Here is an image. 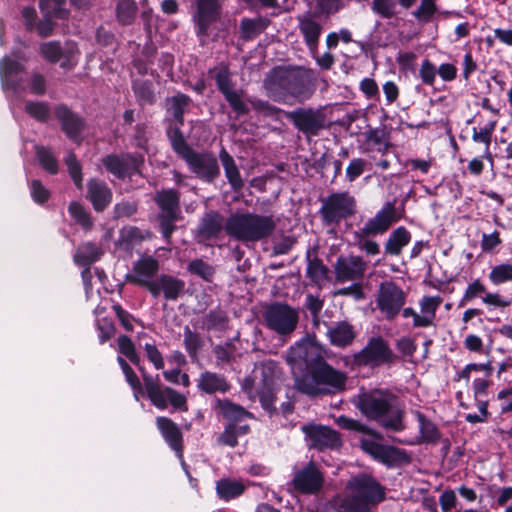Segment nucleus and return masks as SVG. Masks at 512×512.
<instances>
[{"label": "nucleus", "mask_w": 512, "mask_h": 512, "mask_svg": "<svg viewBox=\"0 0 512 512\" xmlns=\"http://www.w3.org/2000/svg\"><path fill=\"white\" fill-rule=\"evenodd\" d=\"M286 362L293 372H305L295 379L298 391L310 397L336 394L345 389L347 375L324 360L323 348L307 338L291 346Z\"/></svg>", "instance_id": "nucleus-1"}, {"label": "nucleus", "mask_w": 512, "mask_h": 512, "mask_svg": "<svg viewBox=\"0 0 512 512\" xmlns=\"http://www.w3.org/2000/svg\"><path fill=\"white\" fill-rule=\"evenodd\" d=\"M264 88L275 101L294 98L304 102L314 93L312 70L300 66H277L265 77Z\"/></svg>", "instance_id": "nucleus-2"}, {"label": "nucleus", "mask_w": 512, "mask_h": 512, "mask_svg": "<svg viewBox=\"0 0 512 512\" xmlns=\"http://www.w3.org/2000/svg\"><path fill=\"white\" fill-rule=\"evenodd\" d=\"M356 407L368 420L382 428L400 432L405 428L404 410L395 394L386 389H373L357 395Z\"/></svg>", "instance_id": "nucleus-3"}, {"label": "nucleus", "mask_w": 512, "mask_h": 512, "mask_svg": "<svg viewBox=\"0 0 512 512\" xmlns=\"http://www.w3.org/2000/svg\"><path fill=\"white\" fill-rule=\"evenodd\" d=\"M277 223L273 215L253 212H235L226 219L224 231L237 241L243 243L258 242L271 236Z\"/></svg>", "instance_id": "nucleus-4"}, {"label": "nucleus", "mask_w": 512, "mask_h": 512, "mask_svg": "<svg viewBox=\"0 0 512 512\" xmlns=\"http://www.w3.org/2000/svg\"><path fill=\"white\" fill-rule=\"evenodd\" d=\"M357 212L356 198L348 191L330 193L322 200L319 216L323 226L335 233L342 221L354 216Z\"/></svg>", "instance_id": "nucleus-5"}, {"label": "nucleus", "mask_w": 512, "mask_h": 512, "mask_svg": "<svg viewBox=\"0 0 512 512\" xmlns=\"http://www.w3.org/2000/svg\"><path fill=\"white\" fill-rule=\"evenodd\" d=\"M140 370L143 377L144 392L152 405L160 410H165L168 405H171L174 410H188L187 398L185 395L170 387H164L160 383L158 375L153 377L147 374L142 368H140Z\"/></svg>", "instance_id": "nucleus-6"}, {"label": "nucleus", "mask_w": 512, "mask_h": 512, "mask_svg": "<svg viewBox=\"0 0 512 512\" xmlns=\"http://www.w3.org/2000/svg\"><path fill=\"white\" fill-rule=\"evenodd\" d=\"M396 356L389 343L381 336L371 337L367 344L354 354V362L358 366L378 367L393 363Z\"/></svg>", "instance_id": "nucleus-7"}, {"label": "nucleus", "mask_w": 512, "mask_h": 512, "mask_svg": "<svg viewBox=\"0 0 512 512\" xmlns=\"http://www.w3.org/2000/svg\"><path fill=\"white\" fill-rule=\"evenodd\" d=\"M266 326L279 335L286 336L294 332L299 316L297 310L283 303H272L263 314Z\"/></svg>", "instance_id": "nucleus-8"}, {"label": "nucleus", "mask_w": 512, "mask_h": 512, "mask_svg": "<svg viewBox=\"0 0 512 512\" xmlns=\"http://www.w3.org/2000/svg\"><path fill=\"white\" fill-rule=\"evenodd\" d=\"M399 220L400 216L397 213L396 201H387L373 217L368 218L356 231L362 236L376 237L384 235Z\"/></svg>", "instance_id": "nucleus-9"}, {"label": "nucleus", "mask_w": 512, "mask_h": 512, "mask_svg": "<svg viewBox=\"0 0 512 512\" xmlns=\"http://www.w3.org/2000/svg\"><path fill=\"white\" fill-rule=\"evenodd\" d=\"M478 297H481V301L487 307L488 311L494 309L504 310L512 304L511 298L501 295L499 292H487L484 283L481 279L477 278L466 287L459 301V306L463 307L466 303Z\"/></svg>", "instance_id": "nucleus-10"}, {"label": "nucleus", "mask_w": 512, "mask_h": 512, "mask_svg": "<svg viewBox=\"0 0 512 512\" xmlns=\"http://www.w3.org/2000/svg\"><path fill=\"white\" fill-rule=\"evenodd\" d=\"M404 291L393 282H384L380 285L376 304L386 320H394L405 305Z\"/></svg>", "instance_id": "nucleus-11"}, {"label": "nucleus", "mask_w": 512, "mask_h": 512, "mask_svg": "<svg viewBox=\"0 0 512 512\" xmlns=\"http://www.w3.org/2000/svg\"><path fill=\"white\" fill-rule=\"evenodd\" d=\"M261 379L260 386L257 394L262 407L265 410H270L275 401L276 394V381L279 378L280 367L279 364L274 360H264L258 367Z\"/></svg>", "instance_id": "nucleus-12"}, {"label": "nucleus", "mask_w": 512, "mask_h": 512, "mask_svg": "<svg viewBox=\"0 0 512 512\" xmlns=\"http://www.w3.org/2000/svg\"><path fill=\"white\" fill-rule=\"evenodd\" d=\"M182 159L192 173L206 182L214 181L220 174L217 158L210 152L192 149Z\"/></svg>", "instance_id": "nucleus-13"}, {"label": "nucleus", "mask_w": 512, "mask_h": 512, "mask_svg": "<svg viewBox=\"0 0 512 512\" xmlns=\"http://www.w3.org/2000/svg\"><path fill=\"white\" fill-rule=\"evenodd\" d=\"M101 161L109 173L119 179H124L139 172L144 158L138 153H123L106 155Z\"/></svg>", "instance_id": "nucleus-14"}, {"label": "nucleus", "mask_w": 512, "mask_h": 512, "mask_svg": "<svg viewBox=\"0 0 512 512\" xmlns=\"http://www.w3.org/2000/svg\"><path fill=\"white\" fill-rule=\"evenodd\" d=\"M159 262L153 256H141L134 262L131 272L127 274L126 279L130 284L145 288L147 291L150 288L155 290L153 286L158 277Z\"/></svg>", "instance_id": "nucleus-15"}, {"label": "nucleus", "mask_w": 512, "mask_h": 512, "mask_svg": "<svg viewBox=\"0 0 512 512\" xmlns=\"http://www.w3.org/2000/svg\"><path fill=\"white\" fill-rule=\"evenodd\" d=\"M360 446L362 450L369 454L373 459L389 467L398 465L407 458L404 450L394 446L383 445L373 438L361 439Z\"/></svg>", "instance_id": "nucleus-16"}, {"label": "nucleus", "mask_w": 512, "mask_h": 512, "mask_svg": "<svg viewBox=\"0 0 512 512\" xmlns=\"http://www.w3.org/2000/svg\"><path fill=\"white\" fill-rule=\"evenodd\" d=\"M293 488L302 494H316L324 484V476L317 466L310 462L305 467L294 471L291 481Z\"/></svg>", "instance_id": "nucleus-17"}, {"label": "nucleus", "mask_w": 512, "mask_h": 512, "mask_svg": "<svg viewBox=\"0 0 512 512\" xmlns=\"http://www.w3.org/2000/svg\"><path fill=\"white\" fill-rule=\"evenodd\" d=\"M287 117L299 131L306 135L316 136L325 126L323 114L312 108H298L288 112Z\"/></svg>", "instance_id": "nucleus-18"}, {"label": "nucleus", "mask_w": 512, "mask_h": 512, "mask_svg": "<svg viewBox=\"0 0 512 512\" xmlns=\"http://www.w3.org/2000/svg\"><path fill=\"white\" fill-rule=\"evenodd\" d=\"M366 268V262L358 255L340 256L334 266L336 279L340 283L362 278Z\"/></svg>", "instance_id": "nucleus-19"}, {"label": "nucleus", "mask_w": 512, "mask_h": 512, "mask_svg": "<svg viewBox=\"0 0 512 512\" xmlns=\"http://www.w3.org/2000/svg\"><path fill=\"white\" fill-rule=\"evenodd\" d=\"M156 426L167 445L175 452L183 467H186L183 455V435L179 426L170 418L158 416Z\"/></svg>", "instance_id": "nucleus-20"}, {"label": "nucleus", "mask_w": 512, "mask_h": 512, "mask_svg": "<svg viewBox=\"0 0 512 512\" xmlns=\"http://www.w3.org/2000/svg\"><path fill=\"white\" fill-rule=\"evenodd\" d=\"M153 286L148 291L151 296L158 298L163 296L167 301H176L185 292L186 283L184 280L170 274H161L156 278Z\"/></svg>", "instance_id": "nucleus-21"}, {"label": "nucleus", "mask_w": 512, "mask_h": 512, "mask_svg": "<svg viewBox=\"0 0 512 512\" xmlns=\"http://www.w3.org/2000/svg\"><path fill=\"white\" fill-rule=\"evenodd\" d=\"M25 71L22 65L9 57H4L0 62V77L4 90L11 88L14 91L24 90Z\"/></svg>", "instance_id": "nucleus-22"}, {"label": "nucleus", "mask_w": 512, "mask_h": 512, "mask_svg": "<svg viewBox=\"0 0 512 512\" xmlns=\"http://www.w3.org/2000/svg\"><path fill=\"white\" fill-rule=\"evenodd\" d=\"M303 431L311 442V446L323 450L341 445V439L335 430L318 425L304 426Z\"/></svg>", "instance_id": "nucleus-23"}, {"label": "nucleus", "mask_w": 512, "mask_h": 512, "mask_svg": "<svg viewBox=\"0 0 512 512\" xmlns=\"http://www.w3.org/2000/svg\"><path fill=\"white\" fill-rule=\"evenodd\" d=\"M220 10L218 0H197L194 21L198 36H206L209 26L217 19Z\"/></svg>", "instance_id": "nucleus-24"}, {"label": "nucleus", "mask_w": 512, "mask_h": 512, "mask_svg": "<svg viewBox=\"0 0 512 512\" xmlns=\"http://www.w3.org/2000/svg\"><path fill=\"white\" fill-rule=\"evenodd\" d=\"M225 222L217 211H210L206 213L197 229V237L199 242H206L216 240L224 230Z\"/></svg>", "instance_id": "nucleus-25"}, {"label": "nucleus", "mask_w": 512, "mask_h": 512, "mask_svg": "<svg viewBox=\"0 0 512 512\" xmlns=\"http://www.w3.org/2000/svg\"><path fill=\"white\" fill-rule=\"evenodd\" d=\"M54 113L65 134L73 141H77L82 129L84 128L83 119L63 104L56 106Z\"/></svg>", "instance_id": "nucleus-26"}, {"label": "nucleus", "mask_w": 512, "mask_h": 512, "mask_svg": "<svg viewBox=\"0 0 512 512\" xmlns=\"http://www.w3.org/2000/svg\"><path fill=\"white\" fill-rule=\"evenodd\" d=\"M298 29L303 36L304 43L311 52H315L322 34V25L314 16L305 14L298 17Z\"/></svg>", "instance_id": "nucleus-27"}, {"label": "nucleus", "mask_w": 512, "mask_h": 512, "mask_svg": "<svg viewBox=\"0 0 512 512\" xmlns=\"http://www.w3.org/2000/svg\"><path fill=\"white\" fill-rule=\"evenodd\" d=\"M192 100L181 92L165 99L166 121L184 125V114L188 110Z\"/></svg>", "instance_id": "nucleus-28"}, {"label": "nucleus", "mask_w": 512, "mask_h": 512, "mask_svg": "<svg viewBox=\"0 0 512 512\" xmlns=\"http://www.w3.org/2000/svg\"><path fill=\"white\" fill-rule=\"evenodd\" d=\"M197 388L206 394H224L230 390L231 385L225 376L211 371H204L197 379Z\"/></svg>", "instance_id": "nucleus-29"}, {"label": "nucleus", "mask_w": 512, "mask_h": 512, "mask_svg": "<svg viewBox=\"0 0 512 512\" xmlns=\"http://www.w3.org/2000/svg\"><path fill=\"white\" fill-rule=\"evenodd\" d=\"M88 198L93 208L100 212L103 211L112 200V192L104 181L91 179L87 185Z\"/></svg>", "instance_id": "nucleus-30"}, {"label": "nucleus", "mask_w": 512, "mask_h": 512, "mask_svg": "<svg viewBox=\"0 0 512 512\" xmlns=\"http://www.w3.org/2000/svg\"><path fill=\"white\" fill-rule=\"evenodd\" d=\"M412 235L410 231L399 226L395 228L387 237L384 243V252L387 256L398 257L403 249L410 243Z\"/></svg>", "instance_id": "nucleus-31"}, {"label": "nucleus", "mask_w": 512, "mask_h": 512, "mask_svg": "<svg viewBox=\"0 0 512 512\" xmlns=\"http://www.w3.org/2000/svg\"><path fill=\"white\" fill-rule=\"evenodd\" d=\"M327 336L332 345L343 348L354 341L356 332L353 325L349 322L340 321L334 325L328 326Z\"/></svg>", "instance_id": "nucleus-32"}, {"label": "nucleus", "mask_w": 512, "mask_h": 512, "mask_svg": "<svg viewBox=\"0 0 512 512\" xmlns=\"http://www.w3.org/2000/svg\"><path fill=\"white\" fill-rule=\"evenodd\" d=\"M215 490L220 500L228 502L240 497L245 492L246 485L242 480L226 477L216 482Z\"/></svg>", "instance_id": "nucleus-33"}, {"label": "nucleus", "mask_w": 512, "mask_h": 512, "mask_svg": "<svg viewBox=\"0 0 512 512\" xmlns=\"http://www.w3.org/2000/svg\"><path fill=\"white\" fill-rule=\"evenodd\" d=\"M442 297L440 296H423L419 301L420 306V317H417V324L421 325V328L429 327L434 324L436 318V312L439 306L442 304Z\"/></svg>", "instance_id": "nucleus-34"}, {"label": "nucleus", "mask_w": 512, "mask_h": 512, "mask_svg": "<svg viewBox=\"0 0 512 512\" xmlns=\"http://www.w3.org/2000/svg\"><path fill=\"white\" fill-rule=\"evenodd\" d=\"M219 158L232 190L235 192L241 191L244 187V182L233 157L224 148H222L219 153Z\"/></svg>", "instance_id": "nucleus-35"}, {"label": "nucleus", "mask_w": 512, "mask_h": 512, "mask_svg": "<svg viewBox=\"0 0 512 512\" xmlns=\"http://www.w3.org/2000/svg\"><path fill=\"white\" fill-rule=\"evenodd\" d=\"M160 214L177 215L180 206V195L174 189H163L158 191L154 197Z\"/></svg>", "instance_id": "nucleus-36"}, {"label": "nucleus", "mask_w": 512, "mask_h": 512, "mask_svg": "<svg viewBox=\"0 0 512 512\" xmlns=\"http://www.w3.org/2000/svg\"><path fill=\"white\" fill-rule=\"evenodd\" d=\"M150 235L149 231L141 230L135 226L123 227L119 233L118 245L120 248L130 251L146 238L150 237Z\"/></svg>", "instance_id": "nucleus-37"}, {"label": "nucleus", "mask_w": 512, "mask_h": 512, "mask_svg": "<svg viewBox=\"0 0 512 512\" xmlns=\"http://www.w3.org/2000/svg\"><path fill=\"white\" fill-rule=\"evenodd\" d=\"M496 120L488 121L483 127L477 129L476 127L472 130V140L475 143H482L485 145V149L483 151V157L490 163V166L493 167L494 159L493 155L490 151V144L492 141V135L496 128Z\"/></svg>", "instance_id": "nucleus-38"}, {"label": "nucleus", "mask_w": 512, "mask_h": 512, "mask_svg": "<svg viewBox=\"0 0 512 512\" xmlns=\"http://www.w3.org/2000/svg\"><path fill=\"white\" fill-rule=\"evenodd\" d=\"M103 251L101 248L92 242H86L77 248L74 254V261L77 265L82 267H90V265L102 256Z\"/></svg>", "instance_id": "nucleus-39"}, {"label": "nucleus", "mask_w": 512, "mask_h": 512, "mask_svg": "<svg viewBox=\"0 0 512 512\" xmlns=\"http://www.w3.org/2000/svg\"><path fill=\"white\" fill-rule=\"evenodd\" d=\"M178 123H170L169 128L167 129V135L169 137L171 147L173 151L181 158H183L189 151L193 148L187 143L182 131L181 127Z\"/></svg>", "instance_id": "nucleus-40"}, {"label": "nucleus", "mask_w": 512, "mask_h": 512, "mask_svg": "<svg viewBox=\"0 0 512 512\" xmlns=\"http://www.w3.org/2000/svg\"><path fill=\"white\" fill-rule=\"evenodd\" d=\"M268 26V21L261 17L243 18L240 22V35L245 41L252 40L260 35Z\"/></svg>", "instance_id": "nucleus-41"}, {"label": "nucleus", "mask_w": 512, "mask_h": 512, "mask_svg": "<svg viewBox=\"0 0 512 512\" xmlns=\"http://www.w3.org/2000/svg\"><path fill=\"white\" fill-rule=\"evenodd\" d=\"M218 406L220 407L223 417L226 418L229 423H233L235 425L245 418L252 417V414L242 406L234 404L229 400H219Z\"/></svg>", "instance_id": "nucleus-42"}, {"label": "nucleus", "mask_w": 512, "mask_h": 512, "mask_svg": "<svg viewBox=\"0 0 512 512\" xmlns=\"http://www.w3.org/2000/svg\"><path fill=\"white\" fill-rule=\"evenodd\" d=\"M438 13L437 0H420L419 5L411 12V15L420 24L432 22Z\"/></svg>", "instance_id": "nucleus-43"}, {"label": "nucleus", "mask_w": 512, "mask_h": 512, "mask_svg": "<svg viewBox=\"0 0 512 512\" xmlns=\"http://www.w3.org/2000/svg\"><path fill=\"white\" fill-rule=\"evenodd\" d=\"M133 92L139 105H152L156 101V95L152 82L136 80L132 85Z\"/></svg>", "instance_id": "nucleus-44"}, {"label": "nucleus", "mask_w": 512, "mask_h": 512, "mask_svg": "<svg viewBox=\"0 0 512 512\" xmlns=\"http://www.w3.org/2000/svg\"><path fill=\"white\" fill-rule=\"evenodd\" d=\"M488 280L494 286L512 282V262L505 261L491 267Z\"/></svg>", "instance_id": "nucleus-45"}, {"label": "nucleus", "mask_w": 512, "mask_h": 512, "mask_svg": "<svg viewBox=\"0 0 512 512\" xmlns=\"http://www.w3.org/2000/svg\"><path fill=\"white\" fill-rule=\"evenodd\" d=\"M138 6L134 0H118L116 4V19L121 25H130L134 22Z\"/></svg>", "instance_id": "nucleus-46"}, {"label": "nucleus", "mask_w": 512, "mask_h": 512, "mask_svg": "<svg viewBox=\"0 0 512 512\" xmlns=\"http://www.w3.org/2000/svg\"><path fill=\"white\" fill-rule=\"evenodd\" d=\"M365 142L369 150L385 154L389 144L385 141V132L380 128H369L364 133Z\"/></svg>", "instance_id": "nucleus-47"}, {"label": "nucleus", "mask_w": 512, "mask_h": 512, "mask_svg": "<svg viewBox=\"0 0 512 512\" xmlns=\"http://www.w3.org/2000/svg\"><path fill=\"white\" fill-rule=\"evenodd\" d=\"M415 417L419 423V432L423 441L437 442L440 438L437 426L420 411H415Z\"/></svg>", "instance_id": "nucleus-48"}, {"label": "nucleus", "mask_w": 512, "mask_h": 512, "mask_svg": "<svg viewBox=\"0 0 512 512\" xmlns=\"http://www.w3.org/2000/svg\"><path fill=\"white\" fill-rule=\"evenodd\" d=\"M228 324V317L226 313L220 309L210 310L203 318V328L215 331H222L226 329Z\"/></svg>", "instance_id": "nucleus-49"}, {"label": "nucleus", "mask_w": 512, "mask_h": 512, "mask_svg": "<svg viewBox=\"0 0 512 512\" xmlns=\"http://www.w3.org/2000/svg\"><path fill=\"white\" fill-rule=\"evenodd\" d=\"M117 348L120 354L124 355L134 365L139 366L140 356L130 337L125 334L119 335L117 338Z\"/></svg>", "instance_id": "nucleus-50"}, {"label": "nucleus", "mask_w": 512, "mask_h": 512, "mask_svg": "<svg viewBox=\"0 0 512 512\" xmlns=\"http://www.w3.org/2000/svg\"><path fill=\"white\" fill-rule=\"evenodd\" d=\"M354 245L367 256H376L380 253L379 243L373 236H362L359 232L353 233Z\"/></svg>", "instance_id": "nucleus-51"}, {"label": "nucleus", "mask_w": 512, "mask_h": 512, "mask_svg": "<svg viewBox=\"0 0 512 512\" xmlns=\"http://www.w3.org/2000/svg\"><path fill=\"white\" fill-rule=\"evenodd\" d=\"M36 156L42 168L48 173L54 175L58 172V160L49 148L37 146Z\"/></svg>", "instance_id": "nucleus-52"}, {"label": "nucleus", "mask_w": 512, "mask_h": 512, "mask_svg": "<svg viewBox=\"0 0 512 512\" xmlns=\"http://www.w3.org/2000/svg\"><path fill=\"white\" fill-rule=\"evenodd\" d=\"M65 0H40L39 7L47 18H64L67 11L64 8Z\"/></svg>", "instance_id": "nucleus-53"}, {"label": "nucleus", "mask_w": 512, "mask_h": 512, "mask_svg": "<svg viewBox=\"0 0 512 512\" xmlns=\"http://www.w3.org/2000/svg\"><path fill=\"white\" fill-rule=\"evenodd\" d=\"M398 0H372L371 10L383 19H390L397 14Z\"/></svg>", "instance_id": "nucleus-54"}, {"label": "nucleus", "mask_w": 512, "mask_h": 512, "mask_svg": "<svg viewBox=\"0 0 512 512\" xmlns=\"http://www.w3.org/2000/svg\"><path fill=\"white\" fill-rule=\"evenodd\" d=\"M187 270L192 275H196L206 282H211L215 273L214 268L202 259L192 260L188 264Z\"/></svg>", "instance_id": "nucleus-55"}, {"label": "nucleus", "mask_w": 512, "mask_h": 512, "mask_svg": "<svg viewBox=\"0 0 512 512\" xmlns=\"http://www.w3.org/2000/svg\"><path fill=\"white\" fill-rule=\"evenodd\" d=\"M68 211L71 217L80 224L85 230H90L93 226V222L90 214L86 211L84 206L79 202H71Z\"/></svg>", "instance_id": "nucleus-56"}, {"label": "nucleus", "mask_w": 512, "mask_h": 512, "mask_svg": "<svg viewBox=\"0 0 512 512\" xmlns=\"http://www.w3.org/2000/svg\"><path fill=\"white\" fill-rule=\"evenodd\" d=\"M307 277L315 284H321L327 278V268L321 260H309L306 268Z\"/></svg>", "instance_id": "nucleus-57"}, {"label": "nucleus", "mask_w": 512, "mask_h": 512, "mask_svg": "<svg viewBox=\"0 0 512 512\" xmlns=\"http://www.w3.org/2000/svg\"><path fill=\"white\" fill-rule=\"evenodd\" d=\"M112 310L114 311L118 321L121 326L126 331H133L134 324H139L143 327V322L139 319H136L131 313L127 310L123 309V307L119 303H115L112 305Z\"/></svg>", "instance_id": "nucleus-58"}, {"label": "nucleus", "mask_w": 512, "mask_h": 512, "mask_svg": "<svg viewBox=\"0 0 512 512\" xmlns=\"http://www.w3.org/2000/svg\"><path fill=\"white\" fill-rule=\"evenodd\" d=\"M65 164L68 168L69 174L78 189H82L83 186V176H82V168L77 160L74 153L70 152L64 159Z\"/></svg>", "instance_id": "nucleus-59"}, {"label": "nucleus", "mask_w": 512, "mask_h": 512, "mask_svg": "<svg viewBox=\"0 0 512 512\" xmlns=\"http://www.w3.org/2000/svg\"><path fill=\"white\" fill-rule=\"evenodd\" d=\"M25 111L40 122H46L50 116V108L44 102L29 101L25 104Z\"/></svg>", "instance_id": "nucleus-60"}, {"label": "nucleus", "mask_w": 512, "mask_h": 512, "mask_svg": "<svg viewBox=\"0 0 512 512\" xmlns=\"http://www.w3.org/2000/svg\"><path fill=\"white\" fill-rule=\"evenodd\" d=\"M218 90L224 95L234 90V84L230 78V71L227 66H221L214 76Z\"/></svg>", "instance_id": "nucleus-61"}, {"label": "nucleus", "mask_w": 512, "mask_h": 512, "mask_svg": "<svg viewBox=\"0 0 512 512\" xmlns=\"http://www.w3.org/2000/svg\"><path fill=\"white\" fill-rule=\"evenodd\" d=\"M494 402L497 404L501 415H506L512 412V387H505L498 391Z\"/></svg>", "instance_id": "nucleus-62"}, {"label": "nucleus", "mask_w": 512, "mask_h": 512, "mask_svg": "<svg viewBox=\"0 0 512 512\" xmlns=\"http://www.w3.org/2000/svg\"><path fill=\"white\" fill-rule=\"evenodd\" d=\"M42 56L51 63H57L63 54L61 45L57 41H50L42 43L40 46Z\"/></svg>", "instance_id": "nucleus-63"}, {"label": "nucleus", "mask_w": 512, "mask_h": 512, "mask_svg": "<svg viewBox=\"0 0 512 512\" xmlns=\"http://www.w3.org/2000/svg\"><path fill=\"white\" fill-rule=\"evenodd\" d=\"M224 98L235 113L238 115L248 114L249 108L245 101L242 99V94L240 91L234 89L233 91L224 95Z\"/></svg>", "instance_id": "nucleus-64"}]
</instances>
